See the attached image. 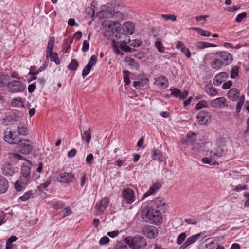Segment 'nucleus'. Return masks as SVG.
<instances>
[{
  "mask_svg": "<svg viewBox=\"0 0 249 249\" xmlns=\"http://www.w3.org/2000/svg\"><path fill=\"white\" fill-rule=\"evenodd\" d=\"M100 15L104 18H112L117 21V22L105 21L102 23L103 26L106 28V36L109 37L114 33L120 31L121 24L119 21L124 19V15L122 12L119 11L115 12L112 7H108L105 10L100 12Z\"/></svg>",
  "mask_w": 249,
  "mask_h": 249,
  "instance_id": "f257e3e1",
  "label": "nucleus"
},
{
  "mask_svg": "<svg viewBox=\"0 0 249 249\" xmlns=\"http://www.w3.org/2000/svg\"><path fill=\"white\" fill-rule=\"evenodd\" d=\"M4 139L6 142L10 144H18L21 143L19 152L23 154H28L33 150L32 142L30 140H20L18 135L13 137V132L10 130L7 129L5 131Z\"/></svg>",
  "mask_w": 249,
  "mask_h": 249,
  "instance_id": "f03ea898",
  "label": "nucleus"
},
{
  "mask_svg": "<svg viewBox=\"0 0 249 249\" xmlns=\"http://www.w3.org/2000/svg\"><path fill=\"white\" fill-rule=\"evenodd\" d=\"M141 214L142 218L146 222L156 225L162 222L161 213L156 209L149 207L144 208Z\"/></svg>",
  "mask_w": 249,
  "mask_h": 249,
  "instance_id": "7ed1b4c3",
  "label": "nucleus"
},
{
  "mask_svg": "<svg viewBox=\"0 0 249 249\" xmlns=\"http://www.w3.org/2000/svg\"><path fill=\"white\" fill-rule=\"evenodd\" d=\"M196 134L190 132L186 135L185 140L186 144L191 147L192 154L194 155H198L203 151V143L201 141L196 140Z\"/></svg>",
  "mask_w": 249,
  "mask_h": 249,
  "instance_id": "20e7f679",
  "label": "nucleus"
},
{
  "mask_svg": "<svg viewBox=\"0 0 249 249\" xmlns=\"http://www.w3.org/2000/svg\"><path fill=\"white\" fill-rule=\"evenodd\" d=\"M125 241L126 243L132 249H142L147 245L145 238L139 235L128 237L125 238Z\"/></svg>",
  "mask_w": 249,
  "mask_h": 249,
  "instance_id": "39448f33",
  "label": "nucleus"
},
{
  "mask_svg": "<svg viewBox=\"0 0 249 249\" xmlns=\"http://www.w3.org/2000/svg\"><path fill=\"white\" fill-rule=\"evenodd\" d=\"M143 234L149 238H154L158 234V230L154 226L146 225L142 229Z\"/></svg>",
  "mask_w": 249,
  "mask_h": 249,
  "instance_id": "423d86ee",
  "label": "nucleus"
},
{
  "mask_svg": "<svg viewBox=\"0 0 249 249\" xmlns=\"http://www.w3.org/2000/svg\"><path fill=\"white\" fill-rule=\"evenodd\" d=\"M8 88L9 91L13 93L22 92L25 89L23 84L18 80L9 83L8 84Z\"/></svg>",
  "mask_w": 249,
  "mask_h": 249,
  "instance_id": "0eeeda50",
  "label": "nucleus"
},
{
  "mask_svg": "<svg viewBox=\"0 0 249 249\" xmlns=\"http://www.w3.org/2000/svg\"><path fill=\"white\" fill-rule=\"evenodd\" d=\"M215 56H217L224 62V65H228L231 64L233 60L232 56L227 52H217L215 53Z\"/></svg>",
  "mask_w": 249,
  "mask_h": 249,
  "instance_id": "6e6552de",
  "label": "nucleus"
},
{
  "mask_svg": "<svg viewBox=\"0 0 249 249\" xmlns=\"http://www.w3.org/2000/svg\"><path fill=\"white\" fill-rule=\"evenodd\" d=\"M210 104L212 107L217 108H223L228 106L226 99L223 97L215 99L211 101Z\"/></svg>",
  "mask_w": 249,
  "mask_h": 249,
  "instance_id": "1a4fd4ad",
  "label": "nucleus"
},
{
  "mask_svg": "<svg viewBox=\"0 0 249 249\" xmlns=\"http://www.w3.org/2000/svg\"><path fill=\"white\" fill-rule=\"evenodd\" d=\"M109 204V200L107 198H103L99 203L96 204L95 209L96 210V215L102 214Z\"/></svg>",
  "mask_w": 249,
  "mask_h": 249,
  "instance_id": "9d476101",
  "label": "nucleus"
},
{
  "mask_svg": "<svg viewBox=\"0 0 249 249\" xmlns=\"http://www.w3.org/2000/svg\"><path fill=\"white\" fill-rule=\"evenodd\" d=\"M74 175L71 173L63 172L59 174L57 180L60 183H68L72 182Z\"/></svg>",
  "mask_w": 249,
  "mask_h": 249,
  "instance_id": "9b49d317",
  "label": "nucleus"
},
{
  "mask_svg": "<svg viewBox=\"0 0 249 249\" xmlns=\"http://www.w3.org/2000/svg\"><path fill=\"white\" fill-rule=\"evenodd\" d=\"M123 198L128 204H131L135 201V195L134 191L130 188L125 189L123 191Z\"/></svg>",
  "mask_w": 249,
  "mask_h": 249,
  "instance_id": "f8f14e48",
  "label": "nucleus"
},
{
  "mask_svg": "<svg viewBox=\"0 0 249 249\" xmlns=\"http://www.w3.org/2000/svg\"><path fill=\"white\" fill-rule=\"evenodd\" d=\"M154 84L160 89H164L168 86V80L165 77L160 76L156 79Z\"/></svg>",
  "mask_w": 249,
  "mask_h": 249,
  "instance_id": "ddd939ff",
  "label": "nucleus"
},
{
  "mask_svg": "<svg viewBox=\"0 0 249 249\" xmlns=\"http://www.w3.org/2000/svg\"><path fill=\"white\" fill-rule=\"evenodd\" d=\"M197 119L198 123L203 125L207 123L210 119V116L207 112L200 111L197 116Z\"/></svg>",
  "mask_w": 249,
  "mask_h": 249,
  "instance_id": "4468645a",
  "label": "nucleus"
},
{
  "mask_svg": "<svg viewBox=\"0 0 249 249\" xmlns=\"http://www.w3.org/2000/svg\"><path fill=\"white\" fill-rule=\"evenodd\" d=\"M228 76V74L225 72H220L215 76L213 79V83L215 86L220 85L223 81H225Z\"/></svg>",
  "mask_w": 249,
  "mask_h": 249,
  "instance_id": "2eb2a0df",
  "label": "nucleus"
},
{
  "mask_svg": "<svg viewBox=\"0 0 249 249\" xmlns=\"http://www.w3.org/2000/svg\"><path fill=\"white\" fill-rule=\"evenodd\" d=\"M16 172L15 169L9 163H5L2 167V174L6 176H12Z\"/></svg>",
  "mask_w": 249,
  "mask_h": 249,
  "instance_id": "dca6fc26",
  "label": "nucleus"
},
{
  "mask_svg": "<svg viewBox=\"0 0 249 249\" xmlns=\"http://www.w3.org/2000/svg\"><path fill=\"white\" fill-rule=\"evenodd\" d=\"M135 26L132 22L128 21L123 25V31L125 34L131 35L134 32Z\"/></svg>",
  "mask_w": 249,
  "mask_h": 249,
  "instance_id": "f3484780",
  "label": "nucleus"
},
{
  "mask_svg": "<svg viewBox=\"0 0 249 249\" xmlns=\"http://www.w3.org/2000/svg\"><path fill=\"white\" fill-rule=\"evenodd\" d=\"M171 91V95L182 100L186 98L188 95V92L187 91H183L181 92L180 90L176 88L172 89Z\"/></svg>",
  "mask_w": 249,
  "mask_h": 249,
  "instance_id": "a211bd4d",
  "label": "nucleus"
},
{
  "mask_svg": "<svg viewBox=\"0 0 249 249\" xmlns=\"http://www.w3.org/2000/svg\"><path fill=\"white\" fill-rule=\"evenodd\" d=\"M161 186V185L160 183H154L152 186L150 188L149 190L144 194L142 199L155 193Z\"/></svg>",
  "mask_w": 249,
  "mask_h": 249,
  "instance_id": "6ab92c4d",
  "label": "nucleus"
},
{
  "mask_svg": "<svg viewBox=\"0 0 249 249\" xmlns=\"http://www.w3.org/2000/svg\"><path fill=\"white\" fill-rule=\"evenodd\" d=\"M240 94V92L238 89L233 88L228 91V97L232 101H236L239 98Z\"/></svg>",
  "mask_w": 249,
  "mask_h": 249,
  "instance_id": "aec40b11",
  "label": "nucleus"
},
{
  "mask_svg": "<svg viewBox=\"0 0 249 249\" xmlns=\"http://www.w3.org/2000/svg\"><path fill=\"white\" fill-rule=\"evenodd\" d=\"M223 65L224 62H223L222 60L217 57V56L213 58L211 62V67L213 69L216 70L220 69Z\"/></svg>",
  "mask_w": 249,
  "mask_h": 249,
  "instance_id": "412c9836",
  "label": "nucleus"
},
{
  "mask_svg": "<svg viewBox=\"0 0 249 249\" xmlns=\"http://www.w3.org/2000/svg\"><path fill=\"white\" fill-rule=\"evenodd\" d=\"M9 186L8 182L3 177L0 176V194L5 193Z\"/></svg>",
  "mask_w": 249,
  "mask_h": 249,
  "instance_id": "4be33fe9",
  "label": "nucleus"
},
{
  "mask_svg": "<svg viewBox=\"0 0 249 249\" xmlns=\"http://www.w3.org/2000/svg\"><path fill=\"white\" fill-rule=\"evenodd\" d=\"M149 80L146 77L141 78L137 81H134L133 83V86L136 89L140 87H144L148 84Z\"/></svg>",
  "mask_w": 249,
  "mask_h": 249,
  "instance_id": "5701e85b",
  "label": "nucleus"
},
{
  "mask_svg": "<svg viewBox=\"0 0 249 249\" xmlns=\"http://www.w3.org/2000/svg\"><path fill=\"white\" fill-rule=\"evenodd\" d=\"M152 157L153 158V160H158L160 162H162L164 160V157L162 153L157 149H154L152 151Z\"/></svg>",
  "mask_w": 249,
  "mask_h": 249,
  "instance_id": "b1692460",
  "label": "nucleus"
},
{
  "mask_svg": "<svg viewBox=\"0 0 249 249\" xmlns=\"http://www.w3.org/2000/svg\"><path fill=\"white\" fill-rule=\"evenodd\" d=\"M205 91L207 94L211 96H214L216 95L217 93V90L212 85H207L205 87Z\"/></svg>",
  "mask_w": 249,
  "mask_h": 249,
  "instance_id": "393cba45",
  "label": "nucleus"
},
{
  "mask_svg": "<svg viewBox=\"0 0 249 249\" xmlns=\"http://www.w3.org/2000/svg\"><path fill=\"white\" fill-rule=\"evenodd\" d=\"M49 57H50V60L51 61L55 62V63L57 65L60 64V61L59 59L58 54L54 52H52L49 53H46V57L48 58Z\"/></svg>",
  "mask_w": 249,
  "mask_h": 249,
  "instance_id": "a878e982",
  "label": "nucleus"
},
{
  "mask_svg": "<svg viewBox=\"0 0 249 249\" xmlns=\"http://www.w3.org/2000/svg\"><path fill=\"white\" fill-rule=\"evenodd\" d=\"M11 105L12 107H24V102L20 97L14 98L11 102Z\"/></svg>",
  "mask_w": 249,
  "mask_h": 249,
  "instance_id": "bb28decb",
  "label": "nucleus"
},
{
  "mask_svg": "<svg viewBox=\"0 0 249 249\" xmlns=\"http://www.w3.org/2000/svg\"><path fill=\"white\" fill-rule=\"evenodd\" d=\"M224 151V149L223 147H219L217 145L216 148H214L213 150H211L210 153L211 154H213V156L221 157L223 155V152Z\"/></svg>",
  "mask_w": 249,
  "mask_h": 249,
  "instance_id": "cd10ccee",
  "label": "nucleus"
},
{
  "mask_svg": "<svg viewBox=\"0 0 249 249\" xmlns=\"http://www.w3.org/2000/svg\"><path fill=\"white\" fill-rule=\"evenodd\" d=\"M125 62L130 67L135 68L138 69L139 67V64L137 62H135V60L133 58H131L129 57H126L125 59Z\"/></svg>",
  "mask_w": 249,
  "mask_h": 249,
  "instance_id": "c85d7f7f",
  "label": "nucleus"
},
{
  "mask_svg": "<svg viewBox=\"0 0 249 249\" xmlns=\"http://www.w3.org/2000/svg\"><path fill=\"white\" fill-rule=\"evenodd\" d=\"M153 202L155 204L156 206L159 208H163L165 205L164 200L162 197H158L155 199Z\"/></svg>",
  "mask_w": 249,
  "mask_h": 249,
  "instance_id": "c756f323",
  "label": "nucleus"
},
{
  "mask_svg": "<svg viewBox=\"0 0 249 249\" xmlns=\"http://www.w3.org/2000/svg\"><path fill=\"white\" fill-rule=\"evenodd\" d=\"M22 176L30 178L31 169L28 166L23 165L21 168Z\"/></svg>",
  "mask_w": 249,
  "mask_h": 249,
  "instance_id": "7c9ffc66",
  "label": "nucleus"
},
{
  "mask_svg": "<svg viewBox=\"0 0 249 249\" xmlns=\"http://www.w3.org/2000/svg\"><path fill=\"white\" fill-rule=\"evenodd\" d=\"M161 17L165 20H171L173 22H175L177 20V17L173 14H161Z\"/></svg>",
  "mask_w": 249,
  "mask_h": 249,
  "instance_id": "2f4dec72",
  "label": "nucleus"
},
{
  "mask_svg": "<svg viewBox=\"0 0 249 249\" xmlns=\"http://www.w3.org/2000/svg\"><path fill=\"white\" fill-rule=\"evenodd\" d=\"M9 76L0 73V87H4L7 83Z\"/></svg>",
  "mask_w": 249,
  "mask_h": 249,
  "instance_id": "473e14b6",
  "label": "nucleus"
},
{
  "mask_svg": "<svg viewBox=\"0 0 249 249\" xmlns=\"http://www.w3.org/2000/svg\"><path fill=\"white\" fill-rule=\"evenodd\" d=\"M200 236V233H198L189 237L185 241L186 242V244H188V246L192 244L199 238Z\"/></svg>",
  "mask_w": 249,
  "mask_h": 249,
  "instance_id": "72a5a7b5",
  "label": "nucleus"
},
{
  "mask_svg": "<svg viewBox=\"0 0 249 249\" xmlns=\"http://www.w3.org/2000/svg\"><path fill=\"white\" fill-rule=\"evenodd\" d=\"M54 39L53 37H51L49 39V41L48 43L47 47V53H50L53 52V50L54 47Z\"/></svg>",
  "mask_w": 249,
  "mask_h": 249,
  "instance_id": "f704fd0d",
  "label": "nucleus"
},
{
  "mask_svg": "<svg viewBox=\"0 0 249 249\" xmlns=\"http://www.w3.org/2000/svg\"><path fill=\"white\" fill-rule=\"evenodd\" d=\"M239 68L237 66H234L232 67L231 71V78L234 79L238 76Z\"/></svg>",
  "mask_w": 249,
  "mask_h": 249,
  "instance_id": "c9c22d12",
  "label": "nucleus"
},
{
  "mask_svg": "<svg viewBox=\"0 0 249 249\" xmlns=\"http://www.w3.org/2000/svg\"><path fill=\"white\" fill-rule=\"evenodd\" d=\"M9 158L14 161H17L19 160H23V157L18 153H11L9 154Z\"/></svg>",
  "mask_w": 249,
  "mask_h": 249,
  "instance_id": "e433bc0d",
  "label": "nucleus"
},
{
  "mask_svg": "<svg viewBox=\"0 0 249 249\" xmlns=\"http://www.w3.org/2000/svg\"><path fill=\"white\" fill-rule=\"evenodd\" d=\"M33 195V191L30 190L26 192L19 198V199L22 201H25L30 198Z\"/></svg>",
  "mask_w": 249,
  "mask_h": 249,
  "instance_id": "4c0bfd02",
  "label": "nucleus"
},
{
  "mask_svg": "<svg viewBox=\"0 0 249 249\" xmlns=\"http://www.w3.org/2000/svg\"><path fill=\"white\" fill-rule=\"evenodd\" d=\"M30 179V178H28L25 176H21L19 179H18L17 181V185H18V183H21V184L25 185L26 186L27 184Z\"/></svg>",
  "mask_w": 249,
  "mask_h": 249,
  "instance_id": "58836bf2",
  "label": "nucleus"
},
{
  "mask_svg": "<svg viewBox=\"0 0 249 249\" xmlns=\"http://www.w3.org/2000/svg\"><path fill=\"white\" fill-rule=\"evenodd\" d=\"M84 137L83 138L85 139V142L87 144H89L90 142L91 138V131L90 129L85 131L84 133Z\"/></svg>",
  "mask_w": 249,
  "mask_h": 249,
  "instance_id": "ea45409f",
  "label": "nucleus"
},
{
  "mask_svg": "<svg viewBox=\"0 0 249 249\" xmlns=\"http://www.w3.org/2000/svg\"><path fill=\"white\" fill-rule=\"evenodd\" d=\"M193 29L197 31L198 33L202 36L208 37L211 35V33L209 31L204 30L199 28H195Z\"/></svg>",
  "mask_w": 249,
  "mask_h": 249,
  "instance_id": "a19ab883",
  "label": "nucleus"
},
{
  "mask_svg": "<svg viewBox=\"0 0 249 249\" xmlns=\"http://www.w3.org/2000/svg\"><path fill=\"white\" fill-rule=\"evenodd\" d=\"M227 142V141L226 138L223 137L219 138L216 142V144L218 146V147H221L224 149Z\"/></svg>",
  "mask_w": 249,
  "mask_h": 249,
  "instance_id": "79ce46f5",
  "label": "nucleus"
},
{
  "mask_svg": "<svg viewBox=\"0 0 249 249\" xmlns=\"http://www.w3.org/2000/svg\"><path fill=\"white\" fill-rule=\"evenodd\" d=\"M17 129L19 135H26L27 129L25 125L20 124L18 126Z\"/></svg>",
  "mask_w": 249,
  "mask_h": 249,
  "instance_id": "37998d69",
  "label": "nucleus"
},
{
  "mask_svg": "<svg viewBox=\"0 0 249 249\" xmlns=\"http://www.w3.org/2000/svg\"><path fill=\"white\" fill-rule=\"evenodd\" d=\"M78 66V63L76 59H72L68 66V68L71 70H75Z\"/></svg>",
  "mask_w": 249,
  "mask_h": 249,
  "instance_id": "c03bdc74",
  "label": "nucleus"
},
{
  "mask_svg": "<svg viewBox=\"0 0 249 249\" xmlns=\"http://www.w3.org/2000/svg\"><path fill=\"white\" fill-rule=\"evenodd\" d=\"M155 45L158 50L161 53H164L165 48L160 41L158 40L155 42Z\"/></svg>",
  "mask_w": 249,
  "mask_h": 249,
  "instance_id": "a18cd8bd",
  "label": "nucleus"
},
{
  "mask_svg": "<svg viewBox=\"0 0 249 249\" xmlns=\"http://www.w3.org/2000/svg\"><path fill=\"white\" fill-rule=\"evenodd\" d=\"M124 80L125 85H128L130 83L129 79V72L128 71H123Z\"/></svg>",
  "mask_w": 249,
  "mask_h": 249,
  "instance_id": "49530a36",
  "label": "nucleus"
},
{
  "mask_svg": "<svg viewBox=\"0 0 249 249\" xmlns=\"http://www.w3.org/2000/svg\"><path fill=\"white\" fill-rule=\"evenodd\" d=\"M50 184V181L49 180H46L44 183H41L40 185L37 187V189L40 191L42 192L44 189H46L49 185Z\"/></svg>",
  "mask_w": 249,
  "mask_h": 249,
  "instance_id": "de8ad7c7",
  "label": "nucleus"
},
{
  "mask_svg": "<svg viewBox=\"0 0 249 249\" xmlns=\"http://www.w3.org/2000/svg\"><path fill=\"white\" fill-rule=\"evenodd\" d=\"M91 68L92 67L88 64L85 67L82 71V75L84 78L88 75V74L90 72Z\"/></svg>",
  "mask_w": 249,
  "mask_h": 249,
  "instance_id": "09e8293b",
  "label": "nucleus"
},
{
  "mask_svg": "<svg viewBox=\"0 0 249 249\" xmlns=\"http://www.w3.org/2000/svg\"><path fill=\"white\" fill-rule=\"evenodd\" d=\"M247 16L246 12H242L238 14L236 18L235 21L237 23H240L242 22L243 19H244Z\"/></svg>",
  "mask_w": 249,
  "mask_h": 249,
  "instance_id": "8fccbe9b",
  "label": "nucleus"
},
{
  "mask_svg": "<svg viewBox=\"0 0 249 249\" xmlns=\"http://www.w3.org/2000/svg\"><path fill=\"white\" fill-rule=\"evenodd\" d=\"M11 118L10 115L6 116L3 120V124L6 126L12 124L14 121Z\"/></svg>",
  "mask_w": 249,
  "mask_h": 249,
  "instance_id": "3c124183",
  "label": "nucleus"
},
{
  "mask_svg": "<svg viewBox=\"0 0 249 249\" xmlns=\"http://www.w3.org/2000/svg\"><path fill=\"white\" fill-rule=\"evenodd\" d=\"M112 43L113 47V50L115 53L117 55H123V53L118 49L117 45L116 44L115 40H112Z\"/></svg>",
  "mask_w": 249,
  "mask_h": 249,
  "instance_id": "603ef678",
  "label": "nucleus"
},
{
  "mask_svg": "<svg viewBox=\"0 0 249 249\" xmlns=\"http://www.w3.org/2000/svg\"><path fill=\"white\" fill-rule=\"evenodd\" d=\"M186 237V235L185 233H181L178 237L177 243L178 245H181L185 239Z\"/></svg>",
  "mask_w": 249,
  "mask_h": 249,
  "instance_id": "864d4df0",
  "label": "nucleus"
},
{
  "mask_svg": "<svg viewBox=\"0 0 249 249\" xmlns=\"http://www.w3.org/2000/svg\"><path fill=\"white\" fill-rule=\"evenodd\" d=\"M207 106V102L204 101H201L199 102L195 107V108L196 110H199L203 107H206Z\"/></svg>",
  "mask_w": 249,
  "mask_h": 249,
  "instance_id": "5fc2aeb1",
  "label": "nucleus"
},
{
  "mask_svg": "<svg viewBox=\"0 0 249 249\" xmlns=\"http://www.w3.org/2000/svg\"><path fill=\"white\" fill-rule=\"evenodd\" d=\"M119 48L123 51L125 52H129L131 51V49L129 46H127V44H124V43H120Z\"/></svg>",
  "mask_w": 249,
  "mask_h": 249,
  "instance_id": "6e6d98bb",
  "label": "nucleus"
},
{
  "mask_svg": "<svg viewBox=\"0 0 249 249\" xmlns=\"http://www.w3.org/2000/svg\"><path fill=\"white\" fill-rule=\"evenodd\" d=\"M180 50L184 54L187 58H189L191 57V53L189 49L188 48L185 46L184 47H183V48H181Z\"/></svg>",
  "mask_w": 249,
  "mask_h": 249,
  "instance_id": "4d7b16f0",
  "label": "nucleus"
},
{
  "mask_svg": "<svg viewBox=\"0 0 249 249\" xmlns=\"http://www.w3.org/2000/svg\"><path fill=\"white\" fill-rule=\"evenodd\" d=\"M93 158V155L91 153L87 156L86 160L88 165H90L92 164Z\"/></svg>",
  "mask_w": 249,
  "mask_h": 249,
  "instance_id": "13d9d810",
  "label": "nucleus"
},
{
  "mask_svg": "<svg viewBox=\"0 0 249 249\" xmlns=\"http://www.w3.org/2000/svg\"><path fill=\"white\" fill-rule=\"evenodd\" d=\"M61 213L63 214L64 217L67 216L70 214L71 213V210L70 208L67 207L64 208L61 211Z\"/></svg>",
  "mask_w": 249,
  "mask_h": 249,
  "instance_id": "bf43d9fd",
  "label": "nucleus"
},
{
  "mask_svg": "<svg viewBox=\"0 0 249 249\" xmlns=\"http://www.w3.org/2000/svg\"><path fill=\"white\" fill-rule=\"evenodd\" d=\"M97 57L95 56V55H92L90 59V60L89 62V63L88 64V65L89 66H90L91 67H93V66H94L97 62Z\"/></svg>",
  "mask_w": 249,
  "mask_h": 249,
  "instance_id": "052dcab7",
  "label": "nucleus"
},
{
  "mask_svg": "<svg viewBox=\"0 0 249 249\" xmlns=\"http://www.w3.org/2000/svg\"><path fill=\"white\" fill-rule=\"evenodd\" d=\"M142 42L139 39H134L131 40L130 46L134 47H139L141 45Z\"/></svg>",
  "mask_w": 249,
  "mask_h": 249,
  "instance_id": "680f3d73",
  "label": "nucleus"
},
{
  "mask_svg": "<svg viewBox=\"0 0 249 249\" xmlns=\"http://www.w3.org/2000/svg\"><path fill=\"white\" fill-rule=\"evenodd\" d=\"M86 181V175L84 172L81 173V177L80 178V185L81 187H83Z\"/></svg>",
  "mask_w": 249,
  "mask_h": 249,
  "instance_id": "e2e57ef3",
  "label": "nucleus"
},
{
  "mask_svg": "<svg viewBox=\"0 0 249 249\" xmlns=\"http://www.w3.org/2000/svg\"><path fill=\"white\" fill-rule=\"evenodd\" d=\"M89 48V43L87 40H84L83 43L82 50L84 52H87Z\"/></svg>",
  "mask_w": 249,
  "mask_h": 249,
  "instance_id": "0e129e2a",
  "label": "nucleus"
},
{
  "mask_svg": "<svg viewBox=\"0 0 249 249\" xmlns=\"http://www.w3.org/2000/svg\"><path fill=\"white\" fill-rule=\"evenodd\" d=\"M232 82L231 81H228L223 84L222 88L225 89H228L232 86Z\"/></svg>",
  "mask_w": 249,
  "mask_h": 249,
  "instance_id": "69168bd1",
  "label": "nucleus"
},
{
  "mask_svg": "<svg viewBox=\"0 0 249 249\" xmlns=\"http://www.w3.org/2000/svg\"><path fill=\"white\" fill-rule=\"evenodd\" d=\"M109 241V239L108 237L107 236H104L102 237L99 241V244L101 245H103L104 244H106L108 243Z\"/></svg>",
  "mask_w": 249,
  "mask_h": 249,
  "instance_id": "338daca9",
  "label": "nucleus"
},
{
  "mask_svg": "<svg viewBox=\"0 0 249 249\" xmlns=\"http://www.w3.org/2000/svg\"><path fill=\"white\" fill-rule=\"evenodd\" d=\"M202 161L203 163L209 164H215V162H213L211 159L205 157L202 159Z\"/></svg>",
  "mask_w": 249,
  "mask_h": 249,
  "instance_id": "774afa93",
  "label": "nucleus"
}]
</instances>
